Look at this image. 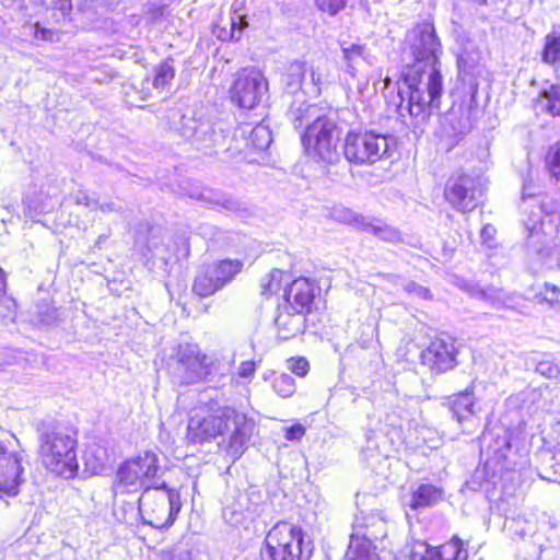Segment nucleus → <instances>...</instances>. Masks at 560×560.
I'll use <instances>...</instances> for the list:
<instances>
[{"label":"nucleus","mask_w":560,"mask_h":560,"mask_svg":"<svg viewBox=\"0 0 560 560\" xmlns=\"http://www.w3.org/2000/svg\"><path fill=\"white\" fill-rule=\"evenodd\" d=\"M556 205L540 192L533 178L523 183L521 210L528 246L537 252L548 268L560 267V215Z\"/></svg>","instance_id":"nucleus-1"},{"label":"nucleus","mask_w":560,"mask_h":560,"mask_svg":"<svg viewBox=\"0 0 560 560\" xmlns=\"http://www.w3.org/2000/svg\"><path fill=\"white\" fill-rule=\"evenodd\" d=\"M255 428L253 419L234 408L205 406L192 411L186 439L189 443L202 444L218 436H228L225 451L236 459L247 448Z\"/></svg>","instance_id":"nucleus-2"},{"label":"nucleus","mask_w":560,"mask_h":560,"mask_svg":"<svg viewBox=\"0 0 560 560\" xmlns=\"http://www.w3.org/2000/svg\"><path fill=\"white\" fill-rule=\"evenodd\" d=\"M402 83L407 89L399 91L401 102L398 112L402 118L408 114L417 124L423 122L440 108L443 79L439 65L413 63L407 67L402 72Z\"/></svg>","instance_id":"nucleus-3"},{"label":"nucleus","mask_w":560,"mask_h":560,"mask_svg":"<svg viewBox=\"0 0 560 560\" xmlns=\"http://www.w3.org/2000/svg\"><path fill=\"white\" fill-rule=\"evenodd\" d=\"M39 457L52 474L66 479L75 477L79 469L75 433L65 427L43 425L39 430Z\"/></svg>","instance_id":"nucleus-4"},{"label":"nucleus","mask_w":560,"mask_h":560,"mask_svg":"<svg viewBox=\"0 0 560 560\" xmlns=\"http://www.w3.org/2000/svg\"><path fill=\"white\" fill-rule=\"evenodd\" d=\"M230 370V362L212 354L202 353L196 343H180L176 349L172 377L180 385H191L201 381L211 382Z\"/></svg>","instance_id":"nucleus-5"},{"label":"nucleus","mask_w":560,"mask_h":560,"mask_svg":"<svg viewBox=\"0 0 560 560\" xmlns=\"http://www.w3.org/2000/svg\"><path fill=\"white\" fill-rule=\"evenodd\" d=\"M314 544L303 529L288 522L273 525L260 549L261 560H310Z\"/></svg>","instance_id":"nucleus-6"},{"label":"nucleus","mask_w":560,"mask_h":560,"mask_svg":"<svg viewBox=\"0 0 560 560\" xmlns=\"http://www.w3.org/2000/svg\"><path fill=\"white\" fill-rule=\"evenodd\" d=\"M160 458L152 451H144L137 456L122 462L115 474L113 492L119 494L135 493L140 489L156 487L161 482L155 480L159 475Z\"/></svg>","instance_id":"nucleus-7"},{"label":"nucleus","mask_w":560,"mask_h":560,"mask_svg":"<svg viewBox=\"0 0 560 560\" xmlns=\"http://www.w3.org/2000/svg\"><path fill=\"white\" fill-rule=\"evenodd\" d=\"M138 504L143 522L160 529L172 526L182 509L179 491L164 481L144 489Z\"/></svg>","instance_id":"nucleus-8"},{"label":"nucleus","mask_w":560,"mask_h":560,"mask_svg":"<svg viewBox=\"0 0 560 560\" xmlns=\"http://www.w3.org/2000/svg\"><path fill=\"white\" fill-rule=\"evenodd\" d=\"M339 138L340 131L335 119L323 116L316 117L314 121L307 125L301 136V141L310 159L325 164H334L340 158L338 152Z\"/></svg>","instance_id":"nucleus-9"},{"label":"nucleus","mask_w":560,"mask_h":560,"mask_svg":"<svg viewBox=\"0 0 560 560\" xmlns=\"http://www.w3.org/2000/svg\"><path fill=\"white\" fill-rule=\"evenodd\" d=\"M395 145L393 138L371 130H350L345 137L343 155L355 165H371L388 159Z\"/></svg>","instance_id":"nucleus-10"},{"label":"nucleus","mask_w":560,"mask_h":560,"mask_svg":"<svg viewBox=\"0 0 560 560\" xmlns=\"http://www.w3.org/2000/svg\"><path fill=\"white\" fill-rule=\"evenodd\" d=\"M240 259H222L203 266L195 278L192 291L201 296H210L232 282L243 269Z\"/></svg>","instance_id":"nucleus-11"},{"label":"nucleus","mask_w":560,"mask_h":560,"mask_svg":"<svg viewBox=\"0 0 560 560\" xmlns=\"http://www.w3.org/2000/svg\"><path fill=\"white\" fill-rule=\"evenodd\" d=\"M268 83L264 74L254 68L240 70L230 88L231 101L241 108H255L266 95Z\"/></svg>","instance_id":"nucleus-12"},{"label":"nucleus","mask_w":560,"mask_h":560,"mask_svg":"<svg viewBox=\"0 0 560 560\" xmlns=\"http://www.w3.org/2000/svg\"><path fill=\"white\" fill-rule=\"evenodd\" d=\"M325 81V75L319 68L307 67L301 61L290 63L283 77L285 91L294 97L299 94L317 97Z\"/></svg>","instance_id":"nucleus-13"},{"label":"nucleus","mask_w":560,"mask_h":560,"mask_svg":"<svg viewBox=\"0 0 560 560\" xmlns=\"http://www.w3.org/2000/svg\"><path fill=\"white\" fill-rule=\"evenodd\" d=\"M408 42L415 63L439 65L442 45L431 22L417 24L408 34Z\"/></svg>","instance_id":"nucleus-14"},{"label":"nucleus","mask_w":560,"mask_h":560,"mask_svg":"<svg viewBox=\"0 0 560 560\" xmlns=\"http://www.w3.org/2000/svg\"><path fill=\"white\" fill-rule=\"evenodd\" d=\"M23 457L15 452H7L0 445V501L5 506L10 504L11 499H15L24 478Z\"/></svg>","instance_id":"nucleus-15"},{"label":"nucleus","mask_w":560,"mask_h":560,"mask_svg":"<svg viewBox=\"0 0 560 560\" xmlns=\"http://www.w3.org/2000/svg\"><path fill=\"white\" fill-rule=\"evenodd\" d=\"M481 189L477 180L469 175L452 176L445 186L444 197L457 211H472L479 202Z\"/></svg>","instance_id":"nucleus-16"},{"label":"nucleus","mask_w":560,"mask_h":560,"mask_svg":"<svg viewBox=\"0 0 560 560\" xmlns=\"http://www.w3.org/2000/svg\"><path fill=\"white\" fill-rule=\"evenodd\" d=\"M178 130L183 138L192 141L200 148L212 147L222 137L210 118L197 113L183 115Z\"/></svg>","instance_id":"nucleus-17"},{"label":"nucleus","mask_w":560,"mask_h":560,"mask_svg":"<svg viewBox=\"0 0 560 560\" xmlns=\"http://www.w3.org/2000/svg\"><path fill=\"white\" fill-rule=\"evenodd\" d=\"M387 520L381 512L360 511L354 516L350 537L378 545L387 536Z\"/></svg>","instance_id":"nucleus-18"},{"label":"nucleus","mask_w":560,"mask_h":560,"mask_svg":"<svg viewBox=\"0 0 560 560\" xmlns=\"http://www.w3.org/2000/svg\"><path fill=\"white\" fill-rule=\"evenodd\" d=\"M422 358L432 370L447 372L456 365L455 341L450 337L436 338L431 341Z\"/></svg>","instance_id":"nucleus-19"},{"label":"nucleus","mask_w":560,"mask_h":560,"mask_svg":"<svg viewBox=\"0 0 560 560\" xmlns=\"http://www.w3.org/2000/svg\"><path fill=\"white\" fill-rule=\"evenodd\" d=\"M482 443L486 444L488 455L487 465H493L501 470L514 469L515 464L509 458L511 454V441L506 432L495 438L491 432L485 433Z\"/></svg>","instance_id":"nucleus-20"},{"label":"nucleus","mask_w":560,"mask_h":560,"mask_svg":"<svg viewBox=\"0 0 560 560\" xmlns=\"http://www.w3.org/2000/svg\"><path fill=\"white\" fill-rule=\"evenodd\" d=\"M316 287L306 278L292 281L289 289H284L285 301L283 305H290L291 310L306 314L310 312L315 298Z\"/></svg>","instance_id":"nucleus-21"},{"label":"nucleus","mask_w":560,"mask_h":560,"mask_svg":"<svg viewBox=\"0 0 560 560\" xmlns=\"http://www.w3.org/2000/svg\"><path fill=\"white\" fill-rule=\"evenodd\" d=\"M278 336L288 340L301 334L305 328V314L291 310L290 305H279L275 319Z\"/></svg>","instance_id":"nucleus-22"},{"label":"nucleus","mask_w":560,"mask_h":560,"mask_svg":"<svg viewBox=\"0 0 560 560\" xmlns=\"http://www.w3.org/2000/svg\"><path fill=\"white\" fill-rule=\"evenodd\" d=\"M446 406L459 424L474 421L475 398L472 387L446 398Z\"/></svg>","instance_id":"nucleus-23"},{"label":"nucleus","mask_w":560,"mask_h":560,"mask_svg":"<svg viewBox=\"0 0 560 560\" xmlns=\"http://www.w3.org/2000/svg\"><path fill=\"white\" fill-rule=\"evenodd\" d=\"M533 107L537 115L560 116V85L550 84L541 89L538 96L533 101Z\"/></svg>","instance_id":"nucleus-24"},{"label":"nucleus","mask_w":560,"mask_h":560,"mask_svg":"<svg viewBox=\"0 0 560 560\" xmlns=\"http://www.w3.org/2000/svg\"><path fill=\"white\" fill-rule=\"evenodd\" d=\"M247 493H237L233 501L223 508V518L226 523L237 526L254 514Z\"/></svg>","instance_id":"nucleus-25"},{"label":"nucleus","mask_w":560,"mask_h":560,"mask_svg":"<svg viewBox=\"0 0 560 560\" xmlns=\"http://www.w3.org/2000/svg\"><path fill=\"white\" fill-rule=\"evenodd\" d=\"M306 95H296L290 105L289 116L295 128H301L304 125H310L311 120H315L316 117H323L319 115V108L315 104H311L304 97Z\"/></svg>","instance_id":"nucleus-26"},{"label":"nucleus","mask_w":560,"mask_h":560,"mask_svg":"<svg viewBox=\"0 0 560 560\" xmlns=\"http://www.w3.org/2000/svg\"><path fill=\"white\" fill-rule=\"evenodd\" d=\"M442 489L430 483L419 485L405 501L411 510H418L436 504L442 499Z\"/></svg>","instance_id":"nucleus-27"},{"label":"nucleus","mask_w":560,"mask_h":560,"mask_svg":"<svg viewBox=\"0 0 560 560\" xmlns=\"http://www.w3.org/2000/svg\"><path fill=\"white\" fill-rule=\"evenodd\" d=\"M468 551L464 542L457 536H454L447 542L435 547L431 551L429 560H467Z\"/></svg>","instance_id":"nucleus-28"},{"label":"nucleus","mask_w":560,"mask_h":560,"mask_svg":"<svg viewBox=\"0 0 560 560\" xmlns=\"http://www.w3.org/2000/svg\"><path fill=\"white\" fill-rule=\"evenodd\" d=\"M190 198L203 201L209 206L225 210L229 212H235L240 210V203L232 197L211 189H205L199 192L190 194Z\"/></svg>","instance_id":"nucleus-29"},{"label":"nucleus","mask_w":560,"mask_h":560,"mask_svg":"<svg viewBox=\"0 0 560 560\" xmlns=\"http://www.w3.org/2000/svg\"><path fill=\"white\" fill-rule=\"evenodd\" d=\"M377 550V544L350 537L346 560H381Z\"/></svg>","instance_id":"nucleus-30"},{"label":"nucleus","mask_w":560,"mask_h":560,"mask_svg":"<svg viewBox=\"0 0 560 560\" xmlns=\"http://www.w3.org/2000/svg\"><path fill=\"white\" fill-rule=\"evenodd\" d=\"M470 294L477 299L483 300L497 307H510L512 296L503 290L493 287L483 289L480 287H471Z\"/></svg>","instance_id":"nucleus-31"},{"label":"nucleus","mask_w":560,"mask_h":560,"mask_svg":"<svg viewBox=\"0 0 560 560\" xmlns=\"http://www.w3.org/2000/svg\"><path fill=\"white\" fill-rule=\"evenodd\" d=\"M21 36L34 44L39 42L54 43L59 40V34L50 28L43 27L38 23H25L21 28Z\"/></svg>","instance_id":"nucleus-32"},{"label":"nucleus","mask_w":560,"mask_h":560,"mask_svg":"<svg viewBox=\"0 0 560 560\" xmlns=\"http://www.w3.org/2000/svg\"><path fill=\"white\" fill-rule=\"evenodd\" d=\"M362 232L370 233L386 242L394 243L400 240V234L395 228L376 219L368 218Z\"/></svg>","instance_id":"nucleus-33"},{"label":"nucleus","mask_w":560,"mask_h":560,"mask_svg":"<svg viewBox=\"0 0 560 560\" xmlns=\"http://www.w3.org/2000/svg\"><path fill=\"white\" fill-rule=\"evenodd\" d=\"M175 77V69L171 60L160 63L154 70L152 86L160 93L168 91Z\"/></svg>","instance_id":"nucleus-34"},{"label":"nucleus","mask_w":560,"mask_h":560,"mask_svg":"<svg viewBox=\"0 0 560 560\" xmlns=\"http://www.w3.org/2000/svg\"><path fill=\"white\" fill-rule=\"evenodd\" d=\"M542 479L560 482V446L542 454Z\"/></svg>","instance_id":"nucleus-35"},{"label":"nucleus","mask_w":560,"mask_h":560,"mask_svg":"<svg viewBox=\"0 0 560 560\" xmlns=\"http://www.w3.org/2000/svg\"><path fill=\"white\" fill-rule=\"evenodd\" d=\"M541 60L550 66L560 63V34L546 35Z\"/></svg>","instance_id":"nucleus-36"},{"label":"nucleus","mask_w":560,"mask_h":560,"mask_svg":"<svg viewBox=\"0 0 560 560\" xmlns=\"http://www.w3.org/2000/svg\"><path fill=\"white\" fill-rule=\"evenodd\" d=\"M272 141L271 131L265 124H257L249 133L248 145L255 150H266Z\"/></svg>","instance_id":"nucleus-37"},{"label":"nucleus","mask_w":560,"mask_h":560,"mask_svg":"<svg viewBox=\"0 0 560 560\" xmlns=\"http://www.w3.org/2000/svg\"><path fill=\"white\" fill-rule=\"evenodd\" d=\"M341 50L346 62V71L351 77H354L357 68L363 58V47L361 45L352 44L350 46H342Z\"/></svg>","instance_id":"nucleus-38"},{"label":"nucleus","mask_w":560,"mask_h":560,"mask_svg":"<svg viewBox=\"0 0 560 560\" xmlns=\"http://www.w3.org/2000/svg\"><path fill=\"white\" fill-rule=\"evenodd\" d=\"M332 217L335 220L346 224H351L360 231L363 230L364 224L368 220V217L358 214L351 209L345 207L335 208L332 211Z\"/></svg>","instance_id":"nucleus-39"},{"label":"nucleus","mask_w":560,"mask_h":560,"mask_svg":"<svg viewBox=\"0 0 560 560\" xmlns=\"http://www.w3.org/2000/svg\"><path fill=\"white\" fill-rule=\"evenodd\" d=\"M283 275L279 269H273L266 275L260 283L261 294L265 296L277 294L281 290Z\"/></svg>","instance_id":"nucleus-40"},{"label":"nucleus","mask_w":560,"mask_h":560,"mask_svg":"<svg viewBox=\"0 0 560 560\" xmlns=\"http://www.w3.org/2000/svg\"><path fill=\"white\" fill-rule=\"evenodd\" d=\"M538 303H547L551 308L560 311V288L545 283L544 287L536 294Z\"/></svg>","instance_id":"nucleus-41"},{"label":"nucleus","mask_w":560,"mask_h":560,"mask_svg":"<svg viewBox=\"0 0 560 560\" xmlns=\"http://www.w3.org/2000/svg\"><path fill=\"white\" fill-rule=\"evenodd\" d=\"M545 162L550 177L557 184H560V141L556 145L549 148Z\"/></svg>","instance_id":"nucleus-42"},{"label":"nucleus","mask_w":560,"mask_h":560,"mask_svg":"<svg viewBox=\"0 0 560 560\" xmlns=\"http://www.w3.org/2000/svg\"><path fill=\"white\" fill-rule=\"evenodd\" d=\"M273 390L283 398L291 397L295 390L296 385L294 378L285 373H282L275 377L272 383Z\"/></svg>","instance_id":"nucleus-43"},{"label":"nucleus","mask_w":560,"mask_h":560,"mask_svg":"<svg viewBox=\"0 0 560 560\" xmlns=\"http://www.w3.org/2000/svg\"><path fill=\"white\" fill-rule=\"evenodd\" d=\"M245 27H247V21L245 20V16L238 15L236 18H232L230 31L221 28L220 32L217 33V37L223 42L238 40Z\"/></svg>","instance_id":"nucleus-44"},{"label":"nucleus","mask_w":560,"mask_h":560,"mask_svg":"<svg viewBox=\"0 0 560 560\" xmlns=\"http://www.w3.org/2000/svg\"><path fill=\"white\" fill-rule=\"evenodd\" d=\"M318 11L329 16H336L347 7V0H314Z\"/></svg>","instance_id":"nucleus-45"},{"label":"nucleus","mask_w":560,"mask_h":560,"mask_svg":"<svg viewBox=\"0 0 560 560\" xmlns=\"http://www.w3.org/2000/svg\"><path fill=\"white\" fill-rule=\"evenodd\" d=\"M408 549L410 560H429L434 548L430 547L425 541L415 540L409 545Z\"/></svg>","instance_id":"nucleus-46"},{"label":"nucleus","mask_w":560,"mask_h":560,"mask_svg":"<svg viewBox=\"0 0 560 560\" xmlns=\"http://www.w3.org/2000/svg\"><path fill=\"white\" fill-rule=\"evenodd\" d=\"M404 291L411 296L419 298L421 300H430L432 295L428 288H424L416 282L407 281L402 284Z\"/></svg>","instance_id":"nucleus-47"},{"label":"nucleus","mask_w":560,"mask_h":560,"mask_svg":"<svg viewBox=\"0 0 560 560\" xmlns=\"http://www.w3.org/2000/svg\"><path fill=\"white\" fill-rule=\"evenodd\" d=\"M288 369L296 376L304 377L310 371V364L305 358H292L288 360Z\"/></svg>","instance_id":"nucleus-48"},{"label":"nucleus","mask_w":560,"mask_h":560,"mask_svg":"<svg viewBox=\"0 0 560 560\" xmlns=\"http://www.w3.org/2000/svg\"><path fill=\"white\" fill-rule=\"evenodd\" d=\"M536 371L548 378H557L560 375L558 365L548 360L540 361L536 366Z\"/></svg>","instance_id":"nucleus-49"},{"label":"nucleus","mask_w":560,"mask_h":560,"mask_svg":"<svg viewBox=\"0 0 560 560\" xmlns=\"http://www.w3.org/2000/svg\"><path fill=\"white\" fill-rule=\"evenodd\" d=\"M73 200L75 205H82L91 210H96L97 207V200L94 198H91L85 191L78 190L73 194Z\"/></svg>","instance_id":"nucleus-50"},{"label":"nucleus","mask_w":560,"mask_h":560,"mask_svg":"<svg viewBox=\"0 0 560 560\" xmlns=\"http://www.w3.org/2000/svg\"><path fill=\"white\" fill-rule=\"evenodd\" d=\"M305 431L306 430H305L304 425H302L301 423H295L285 429L284 438L288 441H292V442L300 441L304 436Z\"/></svg>","instance_id":"nucleus-51"},{"label":"nucleus","mask_w":560,"mask_h":560,"mask_svg":"<svg viewBox=\"0 0 560 560\" xmlns=\"http://www.w3.org/2000/svg\"><path fill=\"white\" fill-rule=\"evenodd\" d=\"M495 233H497V230L493 225L491 224H486L481 232H480V237L482 240V243L485 245H487L488 247H494L495 245V240H494V236H495Z\"/></svg>","instance_id":"nucleus-52"},{"label":"nucleus","mask_w":560,"mask_h":560,"mask_svg":"<svg viewBox=\"0 0 560 560\" xmlns=\"http://www.w3.org/2000/svg\"><path fill=\"white\" fill-rule=\"evenodd\" d=\"M255 373V363L253 361H244L238 368V376L242 378H249Z\"/></svg>","instance_id":"nucleus-53"},{"label":"nucleus","mask_w":560,"mask_h":560,"mask_svg":"<svg viewBox=\"0 0 560 560\" xmlns=\"http://www.w3.org/2000/svg\"><path fill=\"white\" fill-rule=\"evenodd\" d=\"M365 438H366V442H368L366 448L369 451L373 452L378 448V443L376 441L378 439V435L376 434V432L368 431L365 434Z\"/></svg>","instance_id":"nucleus-54"},{"label":"nucleus","mask_w":560,"mask_h":560,"mask_svg":"<svg viewBox=\"0 0 560 560\" xmlns=\"http://www.w3.org/2000/svg\"><path fill=\"white\" fill-rule=\"evenodd\" d=\"M101 210L102 212L104 213H109V212H116V211H119L120 210V207L117 206L114 201H106V202H103V203H100L97 201V207H96V210Z\"/></svg>","instance_id":"nucleus-55"},{"label":"nucleus","mask_w":560,"mask_h":560,"mask_svg":"<svg viewBox=\"0 0 560 560\" xmlns=\"http://www.w3.org/2000/svg\"><path fill=\"white\" fill-rule=\"evenodd\" d=\"M55 9L60 10L63 14L71 9V0H51Z\"/></svg>","instance_id":"nucleus-56"},{"label":"nucleus","mask_w":560,"mask_h":560,"mask_svg":"<svg viewBox=\"0 0 560 560\" xmlns=\"http://www.w3.org/2000/svg\"><path fill=\"white\" fill-rule=\"evenodd\" d=\"M5 295V279L3 271L0 269V301L4 299Z\"/></svg>","instance_id":"nucleus-57"},{"label":"nucleus","mask_w":560,"mask_h":560,"mask_svg":"<svg viewBox=\"0 0 560 560\" xmlns=\"http://www.w3.org/2000/svg\"><path fill=\"white\" fill-rule=\"evenodd\" d=\"M5 37V20L0 15V39Z\"/></svg>","instance_id":"nucleus-58"},{"label":"nucleus","mask_w":560,"mask_h":560,"mask_svg":"<svg viewBox=\"0 0 560 560\" xmlns=\"http://www.w3.org/2000/svg\"><path fill=\"white\" fill-rule=\"evenodd\" d=\"M368 86V82H362L358 85V90L360 94H363L364 89Z\"/></svg>","instance_id":"nucleus-59"},{"label":"nucleus","mask_w":560,"mask_h":560,"mask_svg":"<svg viewBox=\"0 0 560 560\" xmlns=\"http://www.w3.org/2000/svg\"><path fill=\"white\" fill-rule=\"evenodd\" d=\"M106 240V236L105 235H101L96 242V245L100 246V244Z\"/></svg>","instance_id":"nucleus-60"},{"label":"nucleus","mask_w":560,"mask_h":560,"mask_svg":"<svg viewBox=\"0 0 560 560\" xmlns=\"http://www.w3.org/2000/svg\"><path fill=\"white\" fill-rule=\"evenodd\" d=\"M101 467H102V465H93V466H92V470H93L94 472H96Z\"/></svg>","instance_id":"nucleus-61"},{"label":"nucleus","mask_w":560,"mask_h":560,"mask_svg":"<svg viewBox=\"0 0 560 560\" xmlns=\"http://www.w3.org/2000/svg\"><path fill=\"white\" fill-rule=\"evenodd\" d=\"M478 3H486V0H475Z\"/></svg>","instance_id":"nucleus-62"},{"label":"nucleus","mask_w":560,"mask_h":560,"mask_svg":"<svg viewBox=\"0 0 560 560\" xmlns=\"http://www.w3.org/2000/svg\"><path fill=\"white\" fill-rule=\"evenodd\" d=\"M43 212H49L50 209H42Z\"/></svg>","instance_id":"nucleus-63"},{"label":"nucleus","mask_w":560,"mask_h":560,"mask_svg":"<svg viewBox=\"0 0 560 560\" xmlns=\"http://www.w3.org/2000/svg\"><path fill=\"white\" fill-rule=\"evenodd\" d=\"M385 86H388V79L385 80Z\"/></svg>","instance_id":"nucleus-64"}]
</instances>
